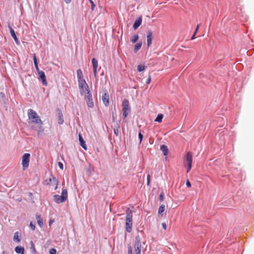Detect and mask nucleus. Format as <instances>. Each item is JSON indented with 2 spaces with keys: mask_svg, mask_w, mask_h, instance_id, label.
Segmentation results:
<instances>
[{
  "mask_svg": "<svg viewBox=\"0 0 254 254\" xmlns=\"http://www.w3.org/2000/svg\"><path fill=\"white\" fill-rule=\"evenodd\" d=\"M78 136H79V141L80 142V145L83 147V148H84L85 150H86L87 147H86V145L85 144V142L84 140V139H83L81 134H79Z\"/></svg>",
  "mask_w": 254,
  "mask_h": 254,
  "instance_id": "16",
  "label": "nucleus"
},
{
  "mask_svg": "<svg viewBox=\"0 0 254 254\" xmlns=\"http://www.w3.org/2000/svg\"><path fill=\"white\" fill-rule=\"evenodd\" d=\"M84 95L88 107L93 108L94 106V103L93 102L91 94L89 93L88 94H86Z\"/></svg>",
  "mask_w": 254,
  "mask_h": 254,
  "instance_id": "8",
  "label": "nucleus"
},
{
  "mask_svg": "<svg viewBox=\"0 0 254 254\" xmlns=\"http://www.w3.org/2000/svg\"><path fill=\"white\" fill-rule=\"evenodd\" d=\"M58 115V123L60 125H62L64 122V118H63V114L61 111H59Z\"/></svg>",
  "mask_w": 254,
  "mask_h": 254,
  "instance_id": "18",
  "label": "nucleus"
},
{
  "mask_svg": "<svg viewBox=\"0 0 254 254\" xmlns=\"http://www.w3.org/2000/svg\"><path fill=\"white\" fill-rule=\"evenodd\" d=\"M186 167L187 168V173H188L191 170L192 166H187Z\"/></svg>",
  "mask_w": 254,
  "mask_h": 254,
  "instance_id": "41",
  "label": "nucleus"
},
{
  "mask_svg": "<svg viewBox=\"0 0 254 254\" xmlns=\"http://www.w3.org/2000/svg\"><path fill=\"white\" fill-rule=\"evenodd\" d=\"M64 0V1H65V2H66V3H69V2H70V1H71V0Z\"/></svg>",
  "mask_w": 254,
  "mask_h": 254,
  "instance_id": "45",
  "label": "nucleus"
},
{
  "mask_svg": "<svg viewBox=\"0 0 254 254\" xmlns=\"http://www.w3.org/2000/svg\"><path fill=\"white\" fill-rule=\"evenodd\" d=\"M123 112L124 119L127 118L128 113L130 112V108L129 107V104L128 101L125 99L124 100L123 103Z\"/></svg>",
  "mask_w": 254,
  "mask_h": 254,
  "instance_id": "5",
  "label": "nucleus"
},
{
  "mask_svg": "<svg viewBox=\"0 0 254 254\" xmlns=\"http://www.w3.org/2000/svg\"><path fill=\"white\" fill-rule=\"evenodd\" d=\"M115 119V118L113 117V120H114Z\"/></svg>",
  "mask_w": 254,
  "mask_h": 254,
  "instance_id": "47",
  "label": "nucleus"
},
{
  "mask_svg": "<svg viewBox=\"0 0 254 254\" xmlns=\"http://www.w3.org/2000/svg\"><path fill=\"white\" fill-rule=\"evenodd\" d=\"M184 165L185 166H192V153L191 152H188L184 158Z\"/></svg>",
  "mask_w": 254,
  "mask_h": 254,
  "instance_id": "7",
  "label": "nucleus"
},
{
  "mask_svg": "<svg viewBox=\"0 0 254 254\" xmlns=\"http://www.w3.org/2000/svg\"><path fill=\"white\" fill-rule=\"evenodd\" d=\"M15 251L17 254H24V249L21 247H16L15 249Z\"/></svg>",
  "mask_w": 254,
  "mask_h": 254,
  "instance_id": "21",
  "label": "nucleus"
},
{
  "mask_svg": "<svg viewBox=\"0 0 254 254\" xmlns=\"http://www.w3.org/2000/svg\"><path fill=\"white\" fill-rule=\"evenodd\" d=\"M79 91L81 95H85L90 93L89 86L85 80L78 81Z\"/></svg>",
  "mask_w": 254,
  "mask_h": 254,
  "instance_id": "4",
  "label": "nucleus"
},
{
  "mask_svg": "<svg viewBox=\"0 0 254 254\" xmlns=\"http://www.w3.org/2000/svg\"><path fill=\"white\" fill-rule=\"evenodd\" d=\"M58 166H59V167H60V168L61 169L63 170L64 166H63V163L62 162H59L58 163Z\"/></svg>",
  "mask_w": 254,
  "mask_h": 254,
  "instance_id": "39",
  "label": "nucleus"
},
{
  "mask_svg": "<svg viewBox=\"0 0 254 254\" xmlns=\"http://www.w3.org/2000/svg\"><path fill=\"white\" fill-rule=\"evenodd\" d=\"M127 253L128 254H132V248L131 247H129L128 248V252H127Z\"/></svg>",
  "mask_w": 254,
  "mask_h": 254,
  "instance_id": "40",
  "label": "nucleus"
},
{
  "mask_svg": "<svg viewBox=\"0 0 254 254\" xmlns=\"http://www.w3.org/2000/svg\"><path fill=\"white\" fill-rule=\"evenodd\" d=\"M164 199V195L161 193L160 194V196H159V199L160 201H162Z\"/></svg>",
  "mask_w": 254,
  "mask_h": 254,
  "instance_id": "43",
  "label": "nucleus"
},
{
  "mask_svg": "<svg viewBox=\"0 0 254 254\" xmlns=\"http://www.w3.org/2000/svg\"><path fill=\"white\" fill-rule=\"evenodd\" d=\"M8 28L10 30V32L11 34V36L13 38L15 42L18 45L19 44V41L18 40V38L16 37V35L15 33V32L14 30L11 28V27L10 25H8Z\"/></svg>",
  "mask_w": 254,
  "mask_h": 254,
  "instance_id": "13",
  "label": "nucleus"
},
{
  "mask_svg": "<svg viewBox=\"0 0 254 254\" xmlns=\"http://www.w3.org/2000/svg\"><path fill=\"white\" fill-rule=\"evenodd\" d=\"M2 254H7L5 251L2 252Z\"/></svg>",
  "mask_w": 254,
  "mask_h": 254,
  "instance_id": "46",
  "label": "nucleus"
},
{
  "mask_svg": "<svg viewBox=\"0 0 254 254\" xmlns=\"http://www.w3.org/2000/svg\"><path fill=\"white\" fill-rule=\"evenodd\" d=\"M36 219H37V223H38V225L40 227H42L44 224L42 218L39 214H36Z\"/></svg>",
  "mask_w": 254,
  "mask_h": 254,
  "instance_id": "17",
  "label": "nucleus"
},
{
  "mask_svg": "<svg viewBox=\"0 0 254 254\" xmlns=\"http://www.w3.org/2000/svg\"><path fill=\"white\" fill-rule=\"evenodd\" d=\"M162 228L164 229V230H166V228H167V225H166V224L165 223H163L162 224Z\"/></svg>",
  "mask_w": 254,
  "mask_h": 254,
  "instance_id": "44",
  "label": "nucleus"
},
{
  "mask_svg": "<svg viewBox=\"0 0 254 254\" xmlns=\"http://www.w3.org/2000/svg\"><path fill=\"white\" fill-rule=\"evenodd\" d=\"M67 198V192L66 189H63L62 195L55 194L54 195V200L57 203H61L66 200Z\"/></svg>",
  "mask_w": 254,
  "mask_h": 254,
  "instance_id": "3",
  "label": "nucleus"
},
{
  "mask_svg": "<svg viewBox=\"0 0 254 254\" xmlns=\"http://www.w3.org/2000/svg\"><path fill=\"white\" fill-rule=\"evenodd\" d=\"M31 250L33 251V252L34 253H36V249H35V246H34V244H33V243L32 242H31V248H30Z\"/></svg>",
  "mask_w": 254,
  "mask_h": 254,
  "instance_id": "31",
  "label": "nucleus"
},
{
  "mask_svg": "<svg viewBox=\"0 0 254 254\" xmlns=\"http://www.w3.org/2000/svg\"><path fill=\"white\" fill-rule=\"evenodd\" d=\"M141 46H142V43H141V42L136 44L134 46V52L135 53H137V51L141 48Z\"/></svg>",
  "mask_w": 254,
  "mask_h": 254,
  "instance_id": "26",
  "label": "nucleus"
},
{
  "mask_svg": "<svg viewBox=\"0 0 254 254\" xmlns=\"http://www.w3.org/2000/svg\"><path fill=\"white\" fill-rule=\"evenodd\" d=\"M89 0L91 3V9L93 11L94 10V7L95 6V5L92 0Z\"/></svg>",
  "mask_w": 254,
  "mask_h": 254,
  "instance_id": "33",
  "label": "nucleus"
},
{
  "mask_svg": "<svg viewBox=\"0 0 254 254\" xmlns=\"http://www.w3.org/2000/svg\"><path fill=\"white\" fill-rule=\"evenodd\" d=\"M165 206L164 204H162L159 207V210H158V215H161V216L162 215V213H163V212L165 210Z\"/></svg>",
  "mask_w": 254,
  "mask_h": 254,
  "instance_id": "25",
  "label": "nucleus"
},
{
  "mask_svg": "<svg viewBox=\"0 0 254 254\" xmlns=\"http://www.w3.org/2000/svg\"><path fill=\"white\" fill-rule=\"evenodd\" d=\"M146 38L147 47H149L151 45L153 39V33L151 31L149 30L147 32Z\"/></svg>",
  "mask_w": 254,
  "mask_h": 254,
  "instance_id": "10",
  "label": "nucleus"
},
{
  "mask_svg": "<svg viewBox=\"0 0 254 254\" xmlns=\"http://www.w3.org/2000/svg\"><path fill=\"white\" fill-rule=\"evenodd\" d=\"M199 25H200V24H198L197 25V26H196V27L195 28V30L194 31V32L193 34L192 35V37L191 38V40H193V39H194L195 38V34H196V33H197V31L198 30V28L199 27Z\"/></svg>",
  "mask_w": 254,
  "mask_h": 254,
  "instance_id": "29",
  "label": "nucleus"
},
{
  "mask_svg": "<svg viewBox=\"0 0 254 254\" xmlns=\"http://www.w3.org/2000/svg\"><path fill=\"white\" fill-rule=\"evenodd\" d=\"M28 116L31 122L40 126L42 124V122L36 112L32 109L28 110Z\"/></svg>",
  "mask_w": 254,
  "mask_h": 254,
  "instance_id": "1",
  "label": "nucleus"
},
{
  "mask_svg": "<svg viewBox=\"0 0 254 254\" xmlns=\"http://www.w3.org/2000/svg\"><path fill=\"white\" fill-rule=\"evenodd\" d=\"M138 137L140 140V143L142 141V138H143V135L141 134V133L140 132L138 134Z\"/></svg>",
  "mask_w": 254,
  "mask_h": 254,
  "instance_id": "38",
  "label": "nucleus"
},
{
  "mask_svg": "<svg viewBox=\"0 0 254 254\" xmlns=\"http://www.w3.org/2000/svg\"><path fill=\"white\" fill-rule=\"evenodd\" d=\"M151 76L150 75H149L148 76V79H147L146 81V83L147 84H149L151 82Z\"/></svg>",
  "mask_w": 254,
  "mask_h": 254,
  "instance_id": "37",
  "label": "nucleus"
},
{
  "mask_svg": "<svg viewBox=\"0 0 254 254\" xmlns=\"http://www.w3.org/2000/svg\"><path fill=\"white\" fill-rule=\"evenodd\" d=\"M114 132L115 134L118 136L119 134V130L118 128H114Z\"/></svg>",
  "mask_w": 254,
  "mask_h": 254,
  "instance_id": "35",
  "label": "nucleus"
},
{
  "mask_svg": "<svg viewBox=\"0 0 254 254\" xmlns=\"http://www.w3.org/2000/svg\"><path fill=\"white\" fill-rule=\"evenodd\" d=\"M13 240L14 241H17V242H19L20 241V239L19 236L18 232H15L14 234Z\"/></svg>",
  "mask_w": 254,
  "mask_h": 254,
  "instance_id": "27",
  "label": "nucleus"
},
{
  "mask_svg": "<svg viewBox=\"0 0 254 254\" xmlns=\"http://www.w3.org/2000/svg\"><path fill=\"white\" fill-rule=\"evenodd\" d=\"M150 183V175L148 174L147 177V185L149 186Z\"/></svg>",
  "mask_w": 254,
  "mask_h": 254,
  "instance_id": "32",
  "label": "nucleus"
},
{
  "mask_svg": "<svg viewBox=\"0 0 254 254\" xmlns=\"http://www.w3.org/2000/svg\"><path fill=\"white\" fill-rule=\"evenodd\" d=\"M30 227L33 230L35 229V225L32 222L30 223Z\"/></svg>",
  "mask_w": 254,
  "mask_h": 254,
  "instance_id": "36",
  "label": "nucleus"
},
{
  "mask_svg": "<svg viewBox=\"0 0 254 254\" xmlns=\"http://www.w3.org/2000/svg\"><path fill=\"white\" fill-rule=\"evenodd\" d=\"M164 117V115L162 114H159L157 116L155 120V122H157L158 123H161L162 121V119Z\"/></svg>",
  "mask_w": 254,
  "mask_h": 254,
  "instance_id": "24",
  "label": "nucleus"
},
{
  "mask_svg": "<svg viewBox=\"0 0 254 254\" xmlns=\"http://www.w3.org/2000/svg\"><path fill=\"white\" fill-rule=\"evenodd\" d=\"M142 22V18L141 17H138L137 19L135 20L133 27L134 29H136L141 24Z\"/></svg>",
  "mask_w": 254,
  "mask_h": 254,
  "instance_id": "15",
  "label": "nucleus"
},
{
  "mask_svg": "<svg viewBox=\"0 0 254 254\" xmlns=\"http://www.w3.org/2000/svg\"><path fill=\"white\" fill-rule=\"evenodd\" d=\"M160 149L165 156H166L167 155L168 149L167 146L165 145H161L160 147Z\"/></svg>",
  "mask_w": 254,
  "mask_h": 254,
  "instance_id": "20",
  "label": "nucleus"
},
{
  "mask_svg": "<svg viewBox=\"0 0 254 254\" xmlns=\"http://www.w3.org/2000/svg\"><path fill=\"white\" fill-rule=\"evenodd\" d=\"M77 76L78 81L84 80L83 76L82 71L80 69L77 70Z\"/></svg>",
  "mask_w": 254,
  "mask_h": 254,
  "instance_id": "19",
  "label": "nucleus"
},
{
  "mask_svg": "<svg viewBox=\"0 0 254 254\" xmlns=\"http://www.w3.org/2000/svg\"><path fill=\"white\" fill-rule=\"evenodd\" d=\"M38 74L42 81L43 85H47V82L46 81V78L44 72L43 71H41L38 72Z\"/></svg>",
  "mask_w": 254,
  "mask_h": 254,
  "instance_id": "12",
  "label": "nucleus"
},
{
  "mask_svg": "<svg viewBox=\"0 0 254 254\" xmlns=\"http://www.w3.org/2000/svg\"><path fill=\"white\" fill-rule=\"evenodd\" d=\"M102 100L103 101V102L105 104V106H108L109 104V95L105 93L104 94H103L102 96Z\"/></svg>",
  "mask_w": 254,
  "mask_h": 254,
  "instance_id": "14",
  "label": "nucleus"
},
{
  "mask_svg": "<svg viewBox=\"0 0 254 254\" xmlns=\"http://www.w3.org/2000/svg\"><path fill=\"white\" fill-rule=\"evenodd\" d=\"M49 181L50 182H53L54 184H55L56 185L55 189L56 190L58 188V180L56 179V178L54 177H53L52 178H50Z\"/></svg>",
  "mask_w": 254,
  "mask_h": 254,
  "instance_id": "23",
  "label": "nucleus"
},
{
  "mask_svg": "<svg viewBox=\"0 0 254 254\" xmlns=\"http://www.w3.org/2000/svg\"><path fill=\"white\" fill-rule=\"evenodd\" d=\"M138 39V35L137 34L134 35L131 39L132 43H135Z\"/></svg>",
  "mask_w": 254,
  "mask_h": 254,
  "instance_id": "28",
  "label": "nucleus"
},
{
  "mask_svg": "<svg viewBox=\"0 0 254 254\" xmlns=\"http://www.w3.org/2000/svg\"><path fill=\"white\" fill-rule=\"evenodd\" d=\"M186 185L188 188L191 187V184L188 180L187 181Z\"/></svg>",
  "mask_w": 254,
  "mask_h": 254,
  "instance_id": "42",
  "label": "nucleus"
},
{
  "mask_svg": "<svg viewBox=\"0 0 254 254\" xmlns=\"http://www.w3.org/2000/svg\"><path fill=\"white\" fill-rule=\"evenodd\" d=\"M57 252V251L55 249H51L50 250V254H55Z\"/></svg>",
  "mask_w": 254,
  "mask_h": 254,
  "instance_id": "34",
  "label": "nucleus"
},
{
  "mask_svg": "<svg viewBox=\"0 0 254 254\" xmlns=\"http://www.w3.org/2000/svg\"><path fill=\"white\" fill-rule=\"evenodd\" d=\"M126 230L127 232H130L132 226V213L129 208L126 210Z\"/></svg>",
  "mask_w": 254,
  "mask_h": 254,
  "instance_id": "2",
  "label": "nucleus"
},
{
  "mask_svg": "<svg viewBox=\"0 0 254 254\" xmlns=\"http://www.w3.org/2000/svg\"><path fill=\"white\" fill-rule=\"evenodd\" d=\"M33 61H34V65H35L36 69L38 73L39 72H40L41 71L39 70V68L38 67L37 60L36 55L35 54L33 55Z\"/></svg>",
  "mask_w": 254,
  "mask_h": 254,
  "instance_id": "22",
  "label": "nucleus"
},
{
  "mask_svg": "<svg viewBox=\"0 0 254 254\" xmlns=\"http://www.w3.org/2000/svg\"><path fill=\"white\" fill-rule=\"evenodd\" d=\"M145 68V66L144 65L140 64L137 66V70L139 72L143 71Z\"/></svg>",
  "mask_w": 254,
  "mask_h": 254,
  "instance_id": "30",
  "label": "nucleus"
},
{
  "mask_svg": "<svg viewBox=\"0 0 254 254\" xmlns=\"http://www.w3.org/2000/svg\"><path fill=\"white\" fill-rule=\"evenodd\" d=\"M92 63L93 68L94 75L96 77L97 76V69L98 66V63L97 60L95 58L92 59Z\"/></svg>",
  "mask_w": 254,
  "mask_h": 254,
  "instance_id": "11",
  "label": "nucleus"
},
{
  "mask_svg": "<svg viewBox=\"0 0 254 254\" xmlns=\"http://www.w3.org/2000/svg\"><path fill=\"white\" fill-rule=\"evenodd\" d=\"M141 244L139 240H136L134 244L135 254H141Z\"/></svg>",
  "mask_w": 254,
  "mask_h": 254,
  "instance_id": "9",
  "label": "nucleus"
},
{
  "mask_svg": "<svg viewBox=\"0 0 254 254\" xmlns=\"http://www.w3.org/2000/svg\"><path fill=\"white\" fill-rule=\"evenodd\" d=\"M30 154L29 153H25L22 158V165L23 170L26 169L29 165Z\"/></svg>",
  "mask_w": 254,
  "mask_h": 254,
  "instance_id": "6",
  "label": "nucleus"
}]
</instances>
